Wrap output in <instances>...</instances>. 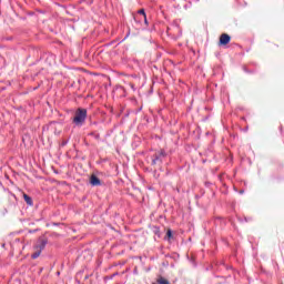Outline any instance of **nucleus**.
Masks as SVG:
<instances>
[{
    "instance_id": "f257e3e1",
    "label": "nucleus",
    "mask_w": 284,
    "mask_h": 284,
    "mask_svg": "<svg viewBox=\"0 0 284 284\" xmlns=\"http://www.w3.org/2000/svg\"><path fill=\"white\" fill-rule=\"evenodd\" d=\"M85 119H88V110L79 108L75 111L73 123L75 125H83V123H85Z\"/></svg>"
},
{
    "instance_id": "f03ea898",
    "label": "nucleus",
    "mask_w": 284,
    "mask_h": 284,
    "mask_svg": "<svg viewBox=\"0 0 284 284\" xmlns=\"http://www.w3.org/2000/svg\"><path fill=\"white\" fill-rule=\"evenodd\" d=\"M163 159H165V151H160L155 153V158L152 160V165H156V163H162Z\"/></svg>"
},
{
    "instance_id": "7ed1b4c3",
    "label": "nucleus",
    "mask_w": 284,
    "mask_h": 284,
    "mask_svg": "<svg viewBox=\"0 0 284 284\" xmlns=\"http://www.w3.org/2000/svg\"><path fill=\"white\" fill-rule=\"evenodd\" d=\"M44 247H45V242L41 241L40 245L36 246V252L32 254V258H39Z\"/></svg>"
},
{
    "instance_id": "20e7f679",
    "label": "nucleus",
    "mask_w": 284,
    "mask_h": 284,
    "mask_svg": "<svg viewBox=\"0 0 284 284\" xmlns=\"http://www.w3.org/2000/svg\"><path fill=\"white\" fill-rule=\"evenodd\" d=\"M230 41H232V37H230V34H227V33H222L220 36L219 45H227V43H230Z\"/></svg>"
},
{
    "instance_id": "39448f33",
    "label": "nucleus",
    "mask_w": 284,
    "mask_h": 284,
    "mask_svg": "<svg viewBox=\"0 0 284 284\" xmlns=\"http://www.w3.org/2000/svg\"><path fill=\"white\" fill-rule=\"evenodd\" d=\"M90 183L93 185V186H97V185H101V180H99V178H97V175H91L90 178Z\"/></svg>"
},
{
    "instance_id": "423d86ee",
    "label": "nucleus",
    "mask_w": 284,
    "mask_h": 284,
    "mask_svg": "<svg viewBox=\"0 0 284 284\" xmlns=\"http://www.w3.org/2000/svg\"><path fill=\"white\" fill-rule=\"evenodd\" d=\"M23 199L27 203V205H32V197H30L28 194H23Z\"/></svg>"
},
{
    "instance_id": "0eeeda50",
    "label": "nucleus",
    "mask_w": 284,
    "mask_h": 284,
    "mask_svg": "<svg viewBox=\"0 0 284 284\" xmlns=\"http://www.w3.org/2000/svg\"><path fill=\"white\" fill-rule=\"evenodd\" d=\"M158 283H159V284H170V281H168V280H165V278H163V277H160V278L158 280Z\"/></svg>"
},
{
    "instance_id": "6e6552de",
    "label": "nucleus",
    "mask_w": 284,
    "mask_h": 284,
    "mask_svg": "<svg viewBox=\"0 0 284 284\" xmlns=\"http://www.w3.org/2000/svg\"><path fill=\"white\" fill-rule=\"evenodd\" d=\"M139 14H142L144 17L145 23H148V17L145 16V10L144 9L139 10Z\"/></svg>"
},
{
    "instance_id": "1a4fd4ad",
    "label": "nucleus",
    "mask_w": 284,
    "mask_h": 284,
    "mask_svg": "<svg viewBox=\"0 0 284 284\" xmlns=\"http://www.w3.org/2000/svg\"><path fill=\"white\" fill-rule=\"evenodd\" d=\"M166 236H168V239H172V230H168Z\"/></svg>"
},
{
    "instance_id": "9d476101",
    "label": "nucleus",
    "mask_w": 284,
    "mask_h": 284,
    "mask_svg": "<svg viewBox=\"0 0 284 284\" xmlns=\"http://www.w3.org/2000/svg\"><path fill=\"white\" fill-rule=\"evenodd\" d=\"M91 136H94V139H97L99 141V139H101V136L97 133H91Z\"/></svg>"
}]
</instances>
